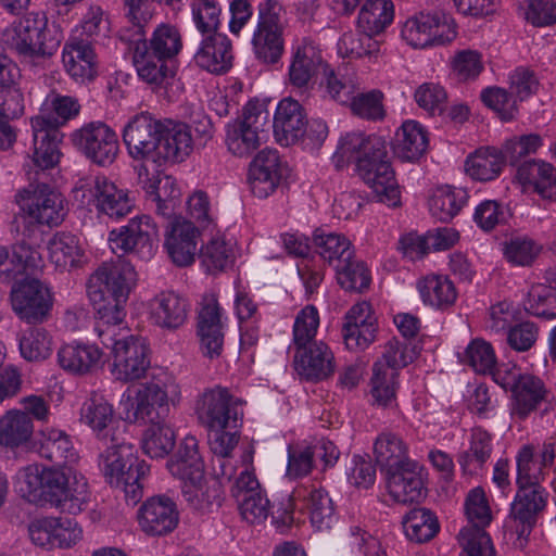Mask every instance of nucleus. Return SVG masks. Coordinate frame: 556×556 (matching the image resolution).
I'll use <instances>...</instances> for the list:
<instances>
[{
    "mask_svg": "<svg viewBox=\"0 0 556 556\" xmlns=\"http://www.w3.org/2000/svg\"><path fill=\"white\" fill-rule=\"evenodd\" d=\"M101 343L112 349L113 372L118 380L140 379L150 367L149 346L144 339L136 336L116 338L114 326H97Z\"/></svg>",
    "mask_w": 556,
    "mask_h": 556,
    "instance_id": "obj_9",
    "label": "nucleus"
},
{
    "mask_svg": "<svg viewBox=\"0 0 556 556\" xmlns=\"http://www.w3.org/2000/svg\"><path fill=\"white\" fill-rule=\"evenodd\" d=\"M374 456L395 502L418 503L425 496L420 468L409 458L407 445L399 434L381 432L374 443Z\"/></svg>",
    "mask_w": 556,
    "mask_h": 556,
    "instance_id": "obj_3",
    "label": "nucleus"
},
{
    "mask_svg": "<svg viewBox=\"0 0 556 556\" xmlns=\"http://www.w3.org/2000/svg\"><path fill=\"white\" fill-rule=\"evenodd\" d=\"M402 36L414 48L442 46L456 37L455 25L442 11L420 12L408 18Z\"/></svg>",
    "mask_w": 556,
    "mask_h": 556,
    "instance_id": "obj_15",
    "label": "nucleus"
},
{
    "mask_svg": "<svg viewBox=\"0 0 556 556\" xmlns=\"http://www.w3.org/2000/svg\"><path fill=\"white\" fill-rule=\"evenodd\" d=\"M525 308L529 314L540 318H556V288L543 285L532 287Z\"/></svg>",
    "mask_w": 556,
    "mask_h": 556,
    "instance_id": "obj_60",
    "label": "nucleus"
},
{
    "mask_svg": "<svg viewBox=\"0 0 556 556\" xmlns=\"http://www.w3.org/2000/svg\"><path fill=\"white\" fill-rule=\"evenodd\" d=\"M517 179L523 186H532L544 199H556V168L549 163L529 160L517 168Z\"/></svg>",
    "mask_w": 556,
    "mask_h": 556,
    "instance_id": "obj_36",
    "label": "nucleus"
},
{
    "mask_svg": "<svg viewBox=\"0 0 556 556\" xmlns=\"http://www.w3.org/2000/svg\"><path fill=\"white\" fill-rule=\"evenodd\" d=\"M157 237V227L149 215L131 218L127 225L110 232L113 252L135 253L149 258L153 252V240Z\"/></svg>",
    "mask_w": 556,
    "mask_h": 556,
    "instance_id": "obj_19",
    "label": "nucleus"
},
{
    "mask_svg": "<svg viewBox=\"0 0 556 556\" xmlns=\"http://www.w3.org/2000/svg\"><path fill=\"white\" fill-rule=\"evenodd\" d=\"M513 394V413L526 418L544 400L545 389L541 379L523 375Z\"/></svg>",
    "mask_w": 556,
    "mask_h": 556,
    "instance_id": "obj_48",
    "label": "nucleus"
},
{
    "mask_svg": "<svg viewBox=\"0 0 556 556\" xmlns=\"http://www.w3.org/2000/svg\"><path fill=\"white\" fill-rule=\"evenodd\" d=\"M188 314V302L173 291H164L151 301V318L154 324L167 329L184 325Z\"/></svg>",
    "mask_w": 556,
    "mask_h": 556,
    "instance_id": "obj_37",
    "label": "nucleus"
},
{
    "mask_svg": "<svg viewBox=\"0 0 556 556\" xmlns=\"http://www.w3.org/2000/svg\"><path fill=\"white\" fill-rule=\"evenodd\" d=\"M60 366L77 375L96 371L104 364L103 352L96 344H66L58 352Z\"/></svg>",
    "mask_w": 556,
    "mask_h": 556,
    "instance_id": "obj_33",
    "label": "nucleus"
},
{
    "mask_svg": "<svg viewBox=\"0 0 556 556\" xmlns=\"http://www.w3.org/2000/svg\"><path fill=\"white\" fill-rule=\"evenodd\" d=\"M51 123L43 117H33L31 127L34 132V151L31 161L35 167L45 170L54 167L60 160L61 152L59 144L62 141L63 135L58 129V124L51 128L48 126Z\"/></svg>",
    "mask_w": 556,
    "mask_h": 556,
    "instance_id": "obj_29",
    "label": "nucleus"
},
{
    "mask_svg": "<svg viewBox=\"0 0 556 556\" xmlns=\"http://www.w3.org/2000/svg\"><path fill=\"white\" fill-rule=\"evenodd\" d=\"M503 152L495 148H481L468 156L467 174L476 180L490 181L495 179L505 165Z\"/></svg>",
    "mask_w": 556,
    "mask_h": 556,
    "instance_id": "obj_44",
    "label": "nucleus"
},
{
    "mask_svg": "<svg viewBox=\"0 0 556 556\" xmlns=\"http://www.w3.org/2000/svg\"><path fill=\"white\" fill-rule=\"evenodd\" d=\"M548 500L546 489L518 486L509 518L519 538H528L544 513Z\"/></svg>",
    "mask_w": 556,
    "mask_h": 556,
    "instance_id": "obj_21",
    "label": "nucleus"
},
{
    "mask_svg": "<svg viewBox=\"0 0 556 556\" xmlns=\"http://www.w3.org/2000/svg\"><path fill=\"white\" fill-rule=\"evenodd\" d=\"M256 18L252 37L254 54L264 64H276L285 52L287 12L279 0H262L256 8Z\"/></svg>",
    "mask_w": 556,
    "mask_h": 556,
    "instance_id": "obj_8",
    "label": "nucleus"
},
{
    "mask_svg": "<svg viewBox=\"0 0 556 556\" xmlns=\"http://www.w3.org/2000/svg\"><path fill=\"white\" fill-rule=\"evenodd\" d=\"M315 252L330 265H340L355 252L351 241L343 235L316 229L313 233Z\"/></svg>",
    "mask_w": 556,
    "mask_h": 556,
    "instance_id": "obj_41",
    "label": "nucleus"
},
{
    "mask_svg": "<svg viewBox=\"0 0 556 556\" xmlns=\"http://www.w3.org/2000/svg\"><path fill=\"white\" fill-rule=\"evenodd\" d=\"M304 492L303 500L312 523L318 529L329 527L334 507L327 491L312 486L309 490L305 489Z\"/></svg>",
    "mask_w": 556,
    "mask_h": 556,
    "instance_id": "obj_59",
    "label": "nucleus"
},
{
    "mask_svg": "<svg viewBox=\"0 0 556 556\" xmlns=\"http://www.w3.org/2000/svg\"><path fill=\"white\" fill-rule=\"evenodd\" d=\"M20 212L11 222L10 231L36 245L42 240V226H58L65 217L64 199L45 182L29 186L16 194Z\"/></svg>",
    "mask_w": 556,
    "mask_h": 556,
    "instance_id": "obj_5",
    "label": "nucleus"
},
{
    "mask_svg": "<svg viewBox=\"0 0 556 556\" xmlns=\"http://www.w3.org/2000/svg\"><path fill=\"white\" fill-rule=\"evenodd\" d=\"M80 421L97 432L98 437L108 441L112 434V429L122 427L126 430L124 424L114 419L112 405L103 395L92 393L80 408Z\"/></svg>",
    "mask_w": 556,
    "mask_h": 556,
    "instance_id": "obj_35",
    "label": "nucleus"
},
{
    "mask_svg": "<svg viewBox=\"0 0 556 556\" xmlns=\"http://www.w3.org/2000/svg\"><path fill=\"white\" fill-rule=\"evenodd\" d=\"M129 39L122 35V40L129 41L132 61L137 73L148 84L162 85L172 76L167 62L172 61L182 49V37L179 29L170 24L162 23L152 33L150 39L141 36Z\"/></svg>",
    "mask_w": 556,
    "mask_h": 556,
    "instance_id": "obj_6",
    "label": "nucleus"
},
{
    "mask_svg": "<svg viewBox=\"0 0 556 556\" xmlns=\"http://www.w3.org/2000/svg\"><path fill=\"white\" fill-rule=\"evenodd\" d=\"M190 126L169 118L163 119L155 166L180 163L192 152Z\"/></svg>",
    "mask_w": 556,
    "mask_h": 556,
    "instance_id": "obj_24",
    "label": "nucleus"
},
{
    "mask_svg": "<svg viewBox=\"0 0 556 556\" xmlns=\"http://www.w3.org/2000/svg\"><path fill=\"white\" fill-rule=\"evenodd\" d=\"M307 118L303 106L291 98L282 99L276 110L273 128L277 142L289 147L306 132Z\"/></svg>",
    "mask_w": 556,
    "mask_h": 556,
    "instance_id": "obj_27",
    "label": "nucleus"
},
{
    "mask_svg": "<svg viewBox=\"0 0 556 556\" xmlns=\"http://www.w3.org/2000/svg\"><path fill=\"white\" fill-rule=\"evenodd\" d=\"M492 452V434L482 427H473L468 448L460 453L458 463L465 472L477 473L490 459Z\"/></svg>",
    "mask_w": 556,
    "mask_h": 556,
    "instance_id": "obj_39",
    "label": "nucleus"
},
{
    "mask_svg": "<svg viewBox=\"0 0 556 556\" xmlns=\"http://www.w3.org/2000/svg\"><path fill=\"white\" fill-rule=\"evenodd\" d=\"M348 66L339 67L336 72L325 65L326 86L331 98L342 104H348L355 93V83L348 75Z\"/></svg>",
    "mask_w": 556,
    "mask_h": 556,
    "instance_id": "obj_64",
    "label": "nucleus"
},
{
    "mask_svg": "<svg viewBox=\"0 0 556 556\" xmlns=\"http://www.w3.org/2000/svg\"><path fill=\"white\" fill-rule=\"evenodd\" d=\"M231 40L222 33L200 35L193 48V62L203 71L222 75L232 67Z\"/></svg>",
    "mask_w": 556,
    "mask_h": 556,
    "instance_id": "obj_20",
    "label": "nucleus"
},
{
    "mask_svg": "<svg viewBox=\"0 0 556 556\" xmlns=\"http://www.w3.org/2000/svg\"><path fill=\"white\" fill-rule=\"evenodd\" d=\"M320 52L312 45L298 48L289 68L290 83L295 87H305L319 67L325 68Z\"/></svg>",
    "mask_w": 556,
    "mask_h": 556,
    "instance_id": "obj_45",
    "label": "nucleus"
},
{
    "mask_svg": "<svg viewBox=\"0 0 556 556\" xmlns=\"http://www.w3.org/2000/svg\"><path fill=\"white\" fill-rule=\"evenodd\" d=\"M198 336L204 355L213 358L223 350L224 333L222 331L220 308L214 294H205L198 314Z\"/></svg>",
    "mask_w": 556,
    "mask_h": 556,
    "instance_id": "obj_28",
    "label": "nucleus"
},
{
    "mask_svg": "<svg viewBox=\"0 0 556 556\" xmlns=\"http://www.w3.org/2000/svg\"><path fill=\"white\" fill-rule=\"evenodd\" d=\"M295 368L308 381H321L334 374L336 361L330 348L323 341L296 346Z\"/></svg>",
    "mask_w": 556,
    "mask_h": 556,
    "instance_id": "obj_25",
    "label": "nucleus"
},
{
    "mask_svg": "<svg viewBox=\"0 0 556 556\" xmlns=\"http://www.w3.org/2000/svg\"><path fill=\"white\" fill-rule=\"evenodd\" d=\"M467 192L451 186L439 187L429 199V210L441 222L452 220L467 202Z\"/></svg>",
    "mask_w": 556,
    "mask_h": 556,
    "instance_id": "obj_47",
    "label": "nucleus"
},
{
    "mask_svg": "<svg viewBox=\"0 0 556 556\" xmlns=\"http://www.w3.org/2000/svg\"><path fill=\"white\" fill-rule=\"evenodd\" d=\"M21 356L27 362H42L52 353V338L42 327H29L18 334Z\"/></svg>",
    "mask_w": 556,
    "mask_h": 556,
    "instance_id": "obj_53",
    "label": "nucleus"
},
{
    "mask_svg": "<svg viewBox=\"0 0 556 556\" xmlns=\"http://www.w3.org/2000/svg\"><path fill=\"white\" fill-rule=\"evenodd\" d=\"M394 17V7L391 0H367L362 7L357 25L367 34H380Z\"/></svg>",
    "mask_w": 556,
    "mask_h": 556,
    "instance_id": "obj_50",
    "label": "nucleus"
},
{
    "mask_svg": "<svg viewBox=\"0 0 556 556\" xmlns=\"http://www.w3.org/2000/svg\"><path fill=\"white\" fill-rule=\"evenodd\" d=\"M191 9L200 35L219 33L222 9L216 0H192Z\"/></svg>",
    "mask_w": 556,
    "mask_h": 556,
    "instance_id": "obj_63",
    "label": "nucleus"
},
{
    "mask_svg": "<svg viewBox=\"0 0 556 556\" xmlns=\"http://www.w3.org/2000/svg\"><path fill=\"white\" fill-rule=\"evenodd\" d=\"M71 142L86 159L99 166H109L117 157L116 132L102 122H90L71 134Z\"/></svg>",
    "mask_w": 556,
    "mask_h": 556,
    "instance_id": "obj_14",
    "label": "nucleus"
},
{
    "mask_svg": "<svg viewBox=\"0 0 556 556\" xmlns=\"http://www.w3.org/2000/svg\"><path fill=\"white\" fill-rule=\"evenodd\" d=\"M402 134H397L395 153L404 161H416L421 157L428 148L427 132L415 121H407L402 125Z\"/></svg>",
    "mask_w": 556,
    "mask_h": 556,
    "instance_id": "obj_51",
    "label": "nucleus"
},
{
    "mask_svg": "<svg viewBox=\"0 0 556 556\" xmlns=\"http://www.w3.org/2000/svg\"><path fill=\"white\" fill-rule=\"evenodd\" d=\"M181 494L186 503L195 510H206L214 504H220V490L216 484L208 485L202 478L182 482Z\"/></svg>",
    "mask_w": 556,
    "mask_h": 556,
    "instance_id": "obj_55",
    "label": "nucleus"
},
{
    "mask_svg": "<svg viewBox=\"0 0 556 556\" xmlns=\"http://www.w3.org/2000/svg\"><path fill=\"white\" fill-rule=\"evenodd\" d=\"M79 190L84 202L101 214L119 219L131 213L135 204L128 191L118 188L105 176H93L80 180Z\"/></svg>",
    "mask_w": 556,
    "mask_h": 556,
    "instance_id": "obj_16",
    "label": "nucleus"
},
{
    "mask_svg": "<svg viewBox=\"0 0 556 556\" xmlns=\"http://www.w3.org/2000/svg\"><path fill=\"white\" fill-rule=\"evenodd\" d=\"M168 413V396L164 384L154 381L142 384L136 395V420L161 421L166 419Z\"/></svg>",
    "mask_w": 556,
    "mask_h": 556,
    "instance_id": "obj_34",
    "label": "nucleus"
},
{
    "mask_svg": "<svg viewBox=\"0 0 556 556\" xmlns=\"http://www.w3.org/2000/svg\"><path fill=\"white\" fill-rule=\"evenodd\" d=\"M12 256L5 247L0 245V281L10 282L23 273L35 274L43 266L40 252L28 240L15 237Z\"/></svg>",
    "mask_w": 556,
    "mask_h": 556,
    "instance_id": "obj_26",
    "label": "nucleus"
},
{
    "mask_svg": "<svg viewBox=\"0 0 556 556\" xmlns=\"http://www.w3.org/2000/svg\"><path fill=\"white\" fill-rule=\"evenodd\" d=\"M337 281L346 291L363 292L369 288L371 277L367 265L355 256L334 265Z\"/></svg>",
    "mask_w": 556,
    "mask_h": 556,
    "instance_id": "obj_54",
    "label": "nucleus"
},
{
    "mask_svg": "<svg viewBox=\"0 0 556 556\" xmlns=\"http://www.w3.org/2000/svg\"><path fill=\"white\" fill-rule=\"evenodd\" d=\"M139 184L151 200H179L180 190L175 178L156 170L151 177L146 165L138 172Z\"/></svg>",
    "mask_w": 556,
    "mask_h": 556,
    "instance_id": "obj_56",
    "label": "nucleus"
},
{
    "mask_svg": "<svg viewBox=\"0 0 556 556\" xmlns=\"http://www.w3.org/2000/svg\"><path fill=\"white\" fill-rule=\"evenodd\" d=\"M243 402L226 388L205 390L197 401V414L207 430L237 429L243 417Z\"/></svg>",
    "mask_w": 556,
    "mask_h": 556,
    "instance_id": "obj_12",
    "label": "nucleus"
},
{
    "mask_svg": "<svg viewBox=\"0 0 556 556\" xmlns=\"http://www.w3.org/2000/svg\"><path fill=\"white\" fill-rule=\"evenodd\" d=\"M166 468L174 478L181 482L202 478L205 466L199 451L198 440L192 435L185 437L167 459Z\"/></svg>",
    "mask_w": 556,
    "mask_h": 556,
    "instance_id": "obj_31",
    "label": "nucleus"
},
{
    "mask_svg": "<svg viewBox=\"0 0 556 556\" xmlns=\"http://www.w3.org/2000/svg\"><path fill=\"white\" fill-rule=\"evenodd\" d=\"M34 432L33 418L21 409L8 410L0 417V445L14 450L27 443Z\"/></svg>",
    "mask_w": 556,
    "mask_h": 556,
    "instance_id": "obj_38",
    "label": "nucleus"
},
{
    "mask_svg": "<svg viewBox=\"0 0 556 556\" xmlns=\"http://www.w3.org/2000/svg\"><path fill=\"white\" fill-rule=\"evenodd\" d=\"M108 441L110 445L101 454L100 462L105 481L121 489L127 502L135 505L142 496L141 480L149 472L150 466L134 454L132 445L126 442L124 428H113Z\"/></svg>",
    "mask_w": 556,
    "mask_h": 556,
    "instance_id": "obj_7",
    "label": "nucleus"
},
{
    "mask_svg": "<svg viewBox=\"0 0 556 556\" xmlns=\"http://www.w3.org/2000/svg\"><path fill=\"white\" fill-rule=\"evenodd\" d=\"M135 283V268L124 260L104 262L89 277L87 294L101 326H116L124 320L125 304Z\"/></svg>",
    "mask_w": 556,
    "mask_h": 556,
    "instance_id": "obj_4",
    "label": "nucleus"
},
{
    "mask_svg": "<svg viewBox=\"0 0 556 556\" xmlns=\"http://www.w3.org/2000/svg\"><path fill=\"white\" fill-rule=\"evenodd\" d=\"M465 513L469 525L464 527L457 540L463 548L460 556H495L485 527L492 521V513L482 488H475L466 496Z\"/></svg>",
    "mask_w": 556,
    "mask_h": 556,
    "instance_id": "obj_10",
    "label": "nucleus"
},
{
    "mask_svg": "<svg viewBox=\"0 0 556 556\" xmlns=\"http://www.w3.org/2000/svg\"><path fill=\"white\" fill-rule=\"evenodd\" d=\"M41 114L36 117L49 119V127L58 124V129L65 125L67 121L78 115L80 105L74 97L52 93L47 98Z\"/></svg>",
    "mask_w": 556,
    "mask_h": 556,
    "instance_id": "obj_58",
    "label": "nucleus"
},
{
    "mask_svg": "<svg viewBox=\"0 0 556 556\" xmlns=\"http://www.w3.org/2000/svg\"><path fill=\"white\" fill-rule=\"evenodd\" d=\"M207 273L224 270L233 263L231 247L222 238H212L199 254Z\"/></svg>",
    "mask_w": 556,
    "mask_h": 556,
    "instance_id": "obj_61",
    "label": "nucleus"
},
{
    "mask_svg": "<svg viewBox=\"0 0 556 556\" xmlns=\"http://www.w3.org/2000/svg\"><path fill=\"white\" fill-rule=\"evenodd\" d=\"M199 235V228L184 217L170 222L165 247L176 265L188 266L194 261Z\"/></svg>",
    "mask_w": 556,
    "mask_h": 556,
    "instance_id": "obj_30",
    "label": "nucleus"
},
{
    "mask_svg": "<svg viewBox=\"0 0 556 556\" xmlns=\"http://www.w3.org/2000/svg\"><path fill=\"white\" fill-rule=\"evenodd\" d=\"M418 290L424 303L438 309L451 307L457 298L454 283L441 275L425 277L418 282Z\"/></svg>",
    "mask_w": 556,
    "mask_h": 556,
    "instance_id": "obj_43",
    "label": "nucleus"
},
{
    "mask_svg": "<svg viewBox=\"0 0 556 556\" xmlns=\"http://www.w3.org/2000/svg\"><path fill=\"white\" fill-rule=\"evenodd\" d=\"M336 166L354 162L362 180L372 189L378 200L389 206L400 203L395 173L391 166L387 141L376 135L349 132L341 138L334 154Z\"/></svg>",
    "mask_w": 556,
    "mask_h": 556,
    "instance_id": "obj_1",
    "label": "nucleus"
},
{
    "mask_svg": "<svg viewBox=\"0 0 556 556\" xmlns=\"http://www.w3.org/2000/svg\"><path fill=\"white\" fill-rule=\"evenodd\" d=\"M399 372L377 361L372 366L370 395L372 405L389 408L396 406V389Z\"/></svg>",
    "mask_w": 556,
    "mask_h": 556,
    "instance_id": "obj_42",
    "label": "nucleus"
},
{
    "mask_svg": "<svg viewBox=\"0 0 556 556\" xmlns=\"http://www.w3.org/2000/svg\"><path fill=\"white\" fill-rule=\"evenodd\" d=\"M408 540L425 543L432 540L440 530L437 516L427 508L415 507L402 520Z\"/></svg>",
    "mask_w": 556,
    "mask_h": 556,
    "instance_id": "obj_46",
    "label": "nucleus"
},
{
    "mask_svg": "<svg viewBox=\"0 0 556 556\" xmlns=\"http://www.w3.org/2000/svg\"><path fill=\"white\" fill-rule=\"evenodd\" d=\"M10 300L16 316L29 325L46 321L53 305L50 289L36 278L16 282L11 289Z\"/></svg>",
    "mask_w": 556,
    "mask_h": 556,
    "instance_id": "obj_17",
    "label": "nucleus"
},
{
    "mask_svg": "<svg viewBox=\"0 0 556 556\" xmlns=\"http://www.w3.org/2000/svg\"><path fill=\"white\" fill-rule=\"evenodd\" d=\"M62 60L66 72L76 81L92 80L98 74L97 54L92 46L84 40L66 43Z\"/></svg>",
    "mask_w": 556,
    "mask_h": 556,
    "instance_id": "obj_32",
    "label": "nucleus"
},
{
    "mask_svg": "<svg viewBox=\"0 0 556 556\" xmlns=\"http://www.w3.org/2000/svg\"><path fill=\"white\" fill-rule=\"evenodd\" d=\"M24 496L36 505H50L61 513L77 515L90 501L87 479L72 468H28L24 478Z\"/></svg>",
    "mask_w": 556,
    "mask_h": 556,
    "instance_id": "obj_2",
    "label": "nucleus"
},
{
    "mask_svg": "<svg viewBox=\"0 0 556 556\" xmlns=\"http://www.w3.org/2000/svg\"><path fill=\"white\" fill-rule=\"evenodd\" d=\"M141 437L142 452L150 458L161 459L170 454L176 444V433L166 420L151 421Z\"/></svg>",
    "mask_w": 556,
    "mask_h": 556,
    "instance_id": "obj_40",
    "label": "nucleus"
},
{
    "mask_svg": "<svg viewBox=\"0 0 556 556\" xmlns=\"http://www.w3.org/2000/svg\"><path fill=\"white\" fill-rule=\"evenodd\" d=\"M163 119L148 112L130 118L123 130V141L130 157L155 165Z\"/></svg>",
    "mask_w": 556,
    "mask_h": 556,
    "instance_id": "obj_18",
    "label": "nucleus"
},
{
    "mask_svg": "<svg viewBox=\"0 0 556 556\" xmlns=\"http://www.w3.org/2000/svg\"><path fill=\"white\" fill-rule=\"evenodd\" d=\"M179 521L176 503L164 495L147 500L138 511L140 529L148 535L161 536L173 532Z\"/></svg>",
    "mask_w": 556,
    "mask_h": 556,
    "instance_id": "obj_22",
    "label": "nucleus"
},
{
    "mask_svg": "<svg viewBox=\"0 0 556 556\" xmlns=\"http://www.w3.org/2000/svg\"><path fill=\"white\" fill-rule=\"evenodd\" d=\"M40 455L61 468H71L77 462L70 437L61 430H51L40 444Z\"/></svg>",
    "mask_w": 556,
    "mask_h": 556,
    "instance_id": "obj_49",
    "label": "nucleus"
},
{
    "mask_svg": "<svg viewBox=\"0 0 556 556\" xmlns=\"http://www.w3.org/2000/svg\"><path fill=\"white\" fill-rule=\"evenodd\" d=\"M383 93L374 89L354 94L348 103L354 115L368 121H381L386 115Z\"/></svg>",
    "mask_w": 556,
    "mask_h": 556,
    "instance_id": "obj_62",
    "label": "nucleus"
},
{
    "mask_svg": "<svg viewBox=\"0 0 556 556\" xmlns=\"http://www.w3.org/2000/svg\"><path fill=\"white\" fill-rule=\"evenodd\" d=\"M283 178V165L277 150L263 149L250 164L249 185L251 192L260 198L269 197Z\"/></svg>",
    "mask_w": 556,
    "mask_h": 556,
    "instance_id": "obj_23",
    "label": "nucleus"
},
{
    "mask_svg": "<svg viewBox=\"0 0 556 556\" xmlns=\"http://www.w3.org/2000/svg\"><path fill=\"white\" fill-rule=\"evenodd\" d=\"M267 122L268 112L249 102L243 108L242 114L227 124L225 142L228 151L239 157L252 155L265 137L264 126Z\"/></svg>",
    "mask_w": 556,
    "mask_h": 556,
    "instance_id": "obj_13",
    "label": "nucleus"
},
{
    "mask_svg": "<svg viewBox=\"0 0 556 556\" xmlns=\"http://www.w3.org/2000/svg\"><path fill=\"white\" fill-rule=\"evenodd\" d=\"M8 41L12 48L25 58L37 59L53 55L61 39L52 35L46 16L28 14L8 30Z\"/></svg>",
    "mask_w": 556,
    "mask_h": 556,
    "instance_id": "obj_11",
    "label": "nucleus"
},
{
    "mask_svg": "<svg viewBox=\"0 0 556 556\" xmlns=\"http://www.w3.org/2000/svg\"><path fill=\"white\" fill-rule=\"evenodd\" d=\"M51 261L61 268L77 267L81 263L84 251L79 239L70 232H58L48 244Z\"/></svg>",
    "mask_w": 556,
    "mask_h": 556,
    "instance_id": "obj_52",
    "label": "nucleus"
},
{
    "mask_svg": "<svg viewBox=\"0 0 556 556\" xmlns=\"http://www.w3.org/2000/svg\"><path fill=\"white\" fill-rule=\"evenodd\" d=\"M546 468L540 459L534 458V450L523 446L517 456V485L544 489L541 482L545 479Z\"/></svg>",
    "mask_w": 556,
    "mask_h": 556,
    "instance_id": "obj_57",
    "label": "nucleus"
}]
</instances>
